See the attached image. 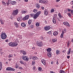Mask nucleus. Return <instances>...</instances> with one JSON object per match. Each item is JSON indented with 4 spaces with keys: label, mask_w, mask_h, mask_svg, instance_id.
<instances>
[{
    "label": "nucleus",
    "mask_w": 73,
    "mask_h": 73,
    "mask_svg": "<svg viewBox=\"0 0 73 73\" xmlns=\"http://www.w3.org/2000/svg\"><path fill=\"white\" fill-rule=\"evenodd\" d=\"M33 25H31V28H33Z\"/></svg>",
    "instance_id": "46"
},
{
    "label": "nucleus",
    "mask_w": 73,
    "mask_h": 73,
    "mask_svg": "<svg viewBox=\"0 0 73 73\" xmlns=\"http://www.w3.org/2000/svg\"><path fill=\"white\" fill-rule=\"evenodd\" d=\"M68 12H70V9H68Z\"/></svg>",
    "instance_id": "54"
},
{
    "label": "nucleus",
    "mask_w": 73,
    "mask_h": 73,
    "mask_svg": "<svg viewBox=\"0 0 73 73\" xmlns=\"http://www.w3.org/2000/svg\"><path fill=\"white\" fill-rule=\"evenodd\" d=\"M19 69H21V70H22V69H23V68H22L21 67H19Z\"/></svg>",
    "instance_id": "45"
},
{
    "label": "nucleus",
    "mask_w": 73,
    "mask_h": 73,
    "mask_svg": "<svg viewBox=\"0 0 73 73\" xmlns=\"http://www.w3.org/2000/svg\"><path fill=\"white\" fill-rule=\"evenodd\" d=\"M60 1V0H56V2H59V1Z\"/></svg>",
    "instance_id": "48"
},
{
    "label": "nucleus",
    "mask_w": 73,
    "mask_h": 73,
    "mask_svg": "<svg viewBox=\"0 0 73 73\" xmlns=\"http://www.w3.org/2000/svg\"><path fill=\"white\" fill-rule=\"evenodd\" d=\"M18 44L16 42H14L13 43L10 42L9 44V45L11 46H17Z\"/></svg>",
    "instance_id": "2"
},
{
    "label": "nucleus",
    "mask_w": 73,
    "mask_h": 73,
    "mask_svg": "<svg viewBox=\"0 0 73 73\" xmlns=\"http://www.w3.org/2000/svg\"><path fill=\"white\" fill-rule=\"evenodd\" d=\"M32 59H33V60H37L38 59V58H37V57L36 56H34L33 57Z\"/></svg>",
    "instance_id": "15"
},
{
    "label": "nucleus",
    "mask_w": 73,
    "mask_h": 73,
    "mask_svg": "<svg viewBox=\"0 0 73 73\" xmlns=\"http://www.w3.org/2000/svg\"><path fill=\"white\" fill-rule=\"evenodd\" d=\"M63 24L64 25H67L68 27H70V25H69V24L67 22H65L63 23Z\"/></svg>",
    "instance_id": "8"
},
{
    "label": "nucleus",
    "mask_w": 73,
    "mask_h": 73,
    "mask_svg": "<svg viewBox=\"0 0 73 73\" xmlns=\"http://www.w3.org/2000/svg\"><path fill=\"white\" fill-rule=\"evenodd\" d=\"M41 14V11H39L38 12H37V13L35 14H34V19H36L38 16H39V15Z\"/></svg>",
    "instance_id": "1"
},
{
    "label": "nucleus",
    "mask_w": 73,
    "mask_h": 73,
    "mask_svg": "<svg viewBox=\"0 0 73 73\" xmlns=\"http://www.w3.org/2000/svg\"><path fill=\"white\" fill-rule=\"evenodd\" d=\"M31 23H32V21L29 20V24H31Z\"/></svg>",
    "instance_id": "34"
},
{
    "label": "nucleus",
    "mask_w": 73,
    "mask_h": 73,
    "mask_svg": "<svg viewBox=\"0 0 73 73\" xmlns=\"http://www.w3.org/2000/svg\"><path fill=\"white\" fill-rule=\"evenodd\" d=\"M62 73H65V72H64V71H63V72H62Z\"/></svg>",
    "instance_id": "63"
},
{
    "label": "nucleus",
    "mask_w": 73,
    "mask_h": 73,
    "mask_svg": "<svg viewBox=\"0 0 73 73\" xmlns=\"http://www.w3.org/2000/svg\"><path fill=\"white\" fill-rule=\"evenodd\" d=\"M58 16L59 17V18H60V19H61V18H62V16H61V15L60 14V13H59L58 14Z\"/></svg>",
    "instance_id": "27"
},
{
    "label": "nucleus",
    "mask_w": 73,
    "mask_h": 73,
    "mask_svg": "<svg viewBox=\"0 0 73 73\" xmlns=\"http://www.w3.org/2000/svg\"><path fill=\"white\" fill-rule=\"evenodd\" d=\"M63 71H64V70H60V71L59 72L60 73H62V72H63Z\"/></svg>",
    "instance_id": "41"
},
{
    "label": "nucleus",
    "mask_w": 73,
    "mask_h": 73,
    "mask_svg": "<svg viewBox=\"0 0 73 73\" xmlns=\"http://www.w3.org/2000/svg\"><path fill=\"white\" fill-rule=\"evenodd\" d=\"M35 47H33L32 48V49H35Z\"/></svg>",
    "instance_id": "60"
},
{
    "label": "nucleus",
    "mask_w": 73,
    "mask_h": 73,
    "mask_svg": "<svg viewBox=\"0 0 73 73\" xmlns=\"http://www.w3.org/2000/svg\"><path fill=\"white\" fill-rule=\"evenodd\" d=\"M57 41V39H54L52 40V41L54 42H56Z\"/></svg>",
    "instance_id": "30"
},
{
    "label": "nucleus",
    "mask_w": 73,
    "mask_h": 73,
    "mask_svg": "<svg viewBox=\"0 0 73 73\" xmlns=\"http://www.w3.org/2000/svg\"><path fill=\"white\" fill-rule=\"evenodd\" d=\"M66 52V50H63L62 51V52H63V53H65V52Z\"/></svg>",
    "instance_id": "52"
},
{
    "label": "nucleus",
    "mask_w": 73,
    "mask_h": 73,
    "mask_svg": "<svg viewBox=\"0 0 73 73\" xmlns=\"http://www.w3.org/2000/svg\"><path fill=\"white\" fill-rule=\"evenodd\" d=\"M29 17V15H26L23 18V19L24 20H28Z\"/></svg>",
    "instance_id": "9"
},
{
    "label": "nucleus",
    "mask_w": 73,
    "mask_h": 73,
    "mask_svg": "<svg viewBox=\"0 0 73 73\" xmlns=\"http://www.w3.org/2000/svg\"><path fill=\"white\" fill-rule=\"evenodd\" d=\"M1 37L2 39H5L7 38V35L5 33H3L1 35Z\"/></svg>",
    "instance_id": "3"
},
{
    "label": "nucleus",
    "mask_w": 73,
    "mask_h": 73,
    "mask_svg": "<svg viewBox=\"0 0 73 73\" xmlns=\"http://www.w3.org/2000/svg\"><path fill=\"white\" fill-rule=\"evenodd\" d=\"M5 41L6 42H7V41H8V40L7 39Z\"/></svg>",
    "instance_id": "59"
},
{
    "label": "nucleus",
    "mask_w": 73,
    "mask_h": 73,
    "mask_svg": "<svg viewBox=\"0 0 73 73\" xmlns=\"http://www.w3.org/2000/svg\"><path fill=\"white\" fill-rule=\"evenodd\" d=\"M42 70V68H41L40 67H39L38 70H39V71H41V70Z\"/></svg>",
    "instance_id": "39"
},
{
    "label": "nucleus",
    "mask_w": 73,
    "mask_h": 73,
    "mask_svg": "<svg viewBox=\"0 0 73 73\" xmlns=\"http://www.w3.org/2000/svg\"><path fill=\"white\" fill-rule=\"evenodd\" d=\"M1 69H2V63L0 62V70H1Z\"/></svg>",
    "instance_id": "20"
},
{
    "label": "nucleus",
    "mask_w": 73,
    "mask_h": 73,
    "mask_svg": "<svg viewBox=\"0 0 73 73\" xmlns=\"http://www.w3.org/2000/svg\"><path fill=\"white\" fill-rule=\"evenodd\" d=\"M42 9H44V7H42Z\"/></svg>",
    "instance_id": "55"
},
{
    "label": "nucleus",
    "mask_w": 73,
    "mask_h": 73,
    "mask_svg": "<svg viewBox=\"0 0 73 73\" xmlns=\"http://www.w3.org/2000/svg\"><path fill=\"white\" fill-rule=\"evenodd\" d=\"M19 11H18V9H16L14 11H13V16H16V15H17V13H18Z\"/></svg>",
    "instance_id": "4"
},
{
    "label": "nucleus",
    "mask_w": 73,
    "mask_h": 73,
    "mask_svg": "<svg viewBox=\"0 0 73 73\" xmlns=\"http://www.w3.org/2000/svg\"><path fill=\"white\" fill-rule=\"evenodd\" d=\"M60 52L59 50H56V54H60Z\"/></svg>",
    "instance_id": "21"
},
{
    "label": "nucleus",
    "mask_w": 73,
    "mask_h": 73,
    "mask_svg": "<svg viewBox=\"0 0 73 73\" xmlns=\"http://www.w3.org/2000/svg\"><path fill=\"white\" fill-rule=\"evenodd\" d=\"M27 13V11H25L24 10L22 11L21 13H22V14H23L24 13Z\"/></svg>",
    "instance_id": "25"
},
{
    "label": "nucleus",
    "mask_w": 73,
    "mask_h": 73,
    "mask_svg": "<svg viewBox=\"0 0 73 73\" xmlns=\"http://www.w3.org/2000/svg\"><path fill=\"white\" fill-rule=\"evenodd\" d=\"M71 12H72H72H73V10H71Z\"/></svg>",
    "instance_id": "64"
},
{
    "label": "nucleus",
    "mask_w": 73,
    "mask_h": 73,
    "mask_svg": "<svg viewBox=\"0 0 73 73\" xmlns=\"http://www.w3.org/2000/svg\"><path fill=\"white\" fill-rule=\"evenodd\" d=\"M42 62L44 64V65H45V63L46 62V61L44 59H42L41 60Z\"/></svg>",
    "instance_id": "11"
},
{
    "label": "nucleus",
    "mask_w": 73,
    "mask_h": 73,
    "mask_svg": "<svg viewBox=\"0 0 73 73\" xmlns=\"http://www.w3.org/2000/svg\"><path fill=\"white\" fill-rule=\"evenodd\" d=\"M11 57H12L11 56V55H9V58H11Z\"/></svg>",
    "instance_id": "56"
},
{
    "label": "nucleus",
    "mask_w": 73,
    "mask_h": 73,
    "mask_svg": "<svg viewBox=\"0 0 73 73\" xmlns=\"http://www.w3.org/2000/svg\"><path fill=\"white\" fill-rule=\"evenodd\" d=\"M43 4H46L47 3V0H43Z\"/></svg>",
    "instance_id": "17"
},
{
    "label": "nucleus",
    "mask_w": 73,
    "mask_h": 73,
    "mask_svg": "<svg viewBox=\"0 0 73 73\" xmlns=\"http://www.w3.org/2000/svg\"><path fill=\"white\" fill-rule=\"evenodd\" d=\"M39 24H40V23L38 22H37L36 24V25L37 26V27H38L39 26Z\"/></svg>",
    "instance_id": "31"
},
{
    "label": "nucleus",
    "mask_w": 73,
    "mask_h": 73,
    "mask_svg": "<svg viewBox=\"0 0 73 73\" xmlns=\"http://www.w3.org/2000/svg\"><path fill=\"white\" fill-rule=\"evenodd\" d=\"M46 50L47 52H50L52 50V49L51 48H48L46 49Z\"/></svg>",
    "instance_id": "18"
},
{
    "label": "nucleus",
    "mask_w": 73,
    "mask_h": 73,
    "mask_svg": "<svg viewBox=\"0 0 73 73\" xmlns=\"http://www.w3.org/2000/svg\"><path fill=\"white\" fill-rule=\"evenodd\" d=\"M20 62L21 63V64H24V62H23V61L22 60H21L20 61Z\"/></svg>",
    "instance_id": "33"
},
{
    "label": "nucleus",
    "mask_w": 73,
    "mask_h": 73,
    "mask_svg": "<svg viewBox=\"0 0 73 73\" xmlns=\"http://www.w3.org/2000/svg\"><path fill=\"white\" fill-rule=\"evenodd\" d=\"M2 3H3V5H4L5 6L6 5V3L4 2L3 1Z\"/></svg>",
    "instance_id": "36"
},
{
    "label": "nucleus",
    "mask_w": 73,
    "mask_h": 73,
    "mask_svg": "<svg viewBox=\"0 0 73 73\" xmlns=\"http://www.w3.org/2000/svg\"><path fill=\"white\" fill-rule=\"evenodd\" d=\"M33 12H35V13H36L37 12V9H34L33 10Z\"/></svg>",
    "instance_id": "40"
},
{
    "label": "nucleus",
    "mask_w": 73,
    "mask_h": 73,
    "mask_svg": "<svg viewBox=\"0 0 73 73\" xmlns=\"http://www.w3.org/2000/svg\"><path fill=\"white\" fill-rule=\"evenodd\" d=\"M50 29V26H46L45 27L44 29L45 31H48V30H49Z\"/></svg>",
    "instance_id": "7"
},
{
    "label": "nucleus",
    "mask_w": 73,
    "mask_h": 73,
    "mask_svg": "<svg viewBox=\"0 0 73 73\" xmlns=\"http://www.w3.org/2000/svg\"><path fill=\"white\" fill-rule=\"evenodd\" d=\"M36 6L38 8H40V5H37Z\"/></svg>",
    "instance_id": "38"
},
{
    "label": "nucleus",
    "mask_w": 73,
    "mask_h": 73,
    "mask_svg": "<svg viewBox=\"0 0 73 73\" xmlns=\"http://www.w3.org/2000/svg\"><path fill=\"white\" fill-rule=\"evenodd\" d=\"M70 4H71V5H73V1H71L70 2Z\"/></svg>",
    "instance_id": "44"
},
{
    "label": "nucleus",
    "mask_w": 73,
    "mask_h": 73,
    "mask_svg": "<svg viewBox=\"0 0 73 73\" xmlns=\"http://www.w3.org/2000/svg\"><path fill=\"white\" fill-rule=\"evenodd\" d=\"M11 3V4H13V5H15V4H16V2L15 1H12Z\"/></svg>",
    "instance_id": "16"
},
{
    "label": "nucleus",
    "mask_w": 73,
    "mask_h": 73,
    "mask_svg": "<svg viewBox=\"0 0 73 73\" xmlns=\"http://www.w3.org/2000/svg\"><path fill=\"white\" fill-rule=\"evenodd\" d=\"M20 52L21 53H23V55H25L27 53L24 50H21Z\"/></svg>",
    "instance_id": "10"
},
{
    "label": "nucleus",
    "mask_w": 73,
    "mask_h": 73,
    "mask_svg": "<svg viewBox=\"0 0 73 73\" xmlns=\"http://www.w3.org/2000/svg\"><path fill=\"white\" fill-rule=\"evenodd\" d=\"M32 64L33 65H35V61H33L32 62Z\"/></svg>",
    "instance_id": "35"
},
{
    "label": "nucleus",
    "mask_w": 73,
    "mask_h": 73,
    "mask_svg": "<svg viewBox=\"0 0 73 73\" xmlns=\"http://www.w3.org/2000/svg\"><path fill=\"white\" fill-rule=\"evenodd\" d=\"M64 31H62V32L61 34L64 35Z\"/></svg>",
    "instance_id": "51"
},
{
    "label": "nucleus",
    "mask_w": 73,
    "mask_h": 73,
    "mask_svg": "<svg viewBox=\"0 0 73 73\" xmlns=\"http://www.w3.org/2000/svg\"><path fill=\"white\" fill-rule=\"evenodd\" d=\"M1 24H4V22H3V21H1Z\"/></svg>",
    "instance_id": "50"
},
{
    "label": "nucleus",
    "mask_w": 73,
    "mask_h": 73,
    "mask_svg": "<svg viewBox=\"0 0 73 73\" xmlns=\"http://www.w3.org/2000/svg\"><path fill=\"white\" fill-rule=\"evenodd\" d=\"M37 45L38 46H41L42 43L41 42H37L36 43Z\"/></svg>",
    "instance_id": "6"
},
{
    "label": "nucleus",
    "mask_w": 73,
    "mask_h": 73,
    "mask_svg": "<svg viewBox=\"0 0 73 73\" xmlns=\"http://www.w3.org/2000/svg\"><path fill=\"white\" fill-rule=\"evenodd\" d=\"M39 3H43V0H40L39 1Z\"/></svg>",
    "instance_id": "42"
},
{
    "label": "nucleus",
    "mask_w": 73,
    "mask_h": 73,
    "mask_svg": "<svg viewBox=\"0 0 73 73\" xmlns=\"http://www.w3.org/2000/svg\"><path fill=\"white\" fill-rule=\"evenodd\" d=\"M68 16H69V17L71 16V14H70V13H68Z\"/></svg>",
    "instance_id": "43"
},
{
    "label": "nucleus",
    "mask_w": 73,
    "mask_h": 73,
    "mask_svg": "<svg viewBox=\"0 0 73 73\" xmlns=\"http://www.w3.org/2000/svg\"><path fill=\"white\" fill-rule=\"evenodd\" d=\"M6 70H7L8 71H9V70H11V67H8L6 69Z\"/></svg>",
    "instance_id": "24"
},
{
    "label": "nucleus",
    "mask_w": 73,
    "mask_h": 73,
    "mask_svg": "<svg viewBox=\"0 0 73 73\" xmlns=\"http://www.w3.org/2000/svg\"><path fill=\"white\" fill-rule=\"evenodd\" d=\"M71 50V48H70L69 49V51H70H70Z\"/></svg>",
    "instance_id": "57"
},
{
    "label": "nucleus",
    "mask_w": 73,
    "mask_h": 73,
    "mask_svg": "<svg viewBox=\"0 0 73 73\" xmlns=\"http://www.w3.org/2000/svg\"><path fill=\"white\" fill-rule=\"evenodd\" d=\"M44 14H45V15H48V12L46 11H44Z\"/></svg>",
    "instance_id": "32"
},
{
    "label": "nucleus",
    "mask_w": 73,
    "mask_h": 73,
    "mask_svg": "<svg viewBox=\"0 0 73 73\" xmlns=\"http://www.w3.org/2000/svg\"><path fill=\"white\" fill-rule=\"evenodd\" d=\"M14 24L16 27H18L19 25H18V24H17V23H14Z\"/></svg>",
    "instance_id": "22"
},
{
    "label": "nucleus",
    "mask_w": 73,
    "mask_h": 73,
    "mask_svg": "<svg viewBox=\"0 0 73 73\" xmlns=\"http://www.w3.org/2000/svg\"><path fill=\"white\" fill-rule=\"evenodd\" d=\"M16 68H19V65H18V64H16Z\"/></svg>",
    "instance_id": "37"
},
{
    "label": "nucleus",
    "mask_w": 73,
    "mask_h": 73,
    "mask_svg": "<svg viewBox=\"0 0 73 73\" xmlns=\"http://www.w3.org/2000/svg\"><path fill=\"white\" fill-rule=\"evenodd\" d=\"M22 18V17H19L17 19V20L18 21H21V19Z\"/></svg>",
    "instance_id": "12"
},
{
    "label": "nucleus",
    "mask_w": 73,
    "mask_h": 73,
    "mask_svg": "<svg viewBox=\"0 0 73 73\" xmlns=\"http://www.w3.org/2000/svg\"><path fill=\"white\" fill-rule=\"evenodd\" d=\"M21 25L22 27H25L26 26V24H25V23H22L21 24Z\"/></svg>",
    "instance_id": "13"
},
{
    "label": "nucleus",
    "mask_w": 73,
    "mask_h": 73,
    "mask_svg": "<svg viewBox=\"0 0 73 73\" xmlns=\"http://www.w3.org/2000/svg\"><path fill=\"white\" fill-rule=\"evenodd\" d=\"M58 33L57 32V31H55L54 32L53 34L54 36H56V35H58Z\"/></svg>",
    "instance_id": "14"
},
{
    "label": "nucleus",
    "mask_w": 73,
    "mask_h": 73,
    "mask_svg": "<svg viewBox=\"0 0 73 73\" xmlns=\"http://www.w3.org/2000/svg\"><path fill=\"white\" fill-rule=\"evenodd\" d=\"M71 41L72 42H73V39H72Z\"/></svg>",
    "instance_id": "61"
},
{
    "label": "nucleus",
    "mask_w": 73,
    "mask_h": 73,
    "mask_svg": "<svg viewBox=\"0 0 73 73\" xmlns=\"http://www.w3.org/2000/svg\"><path fill=\"white\" fill-rule=\"evenodd\" d=\"M34 16H35V14L32 13L31 14V16L33 18H34Z\"/></svg>",
    "instance_id": "28"
},
{
    "label": "nucleus",
    "mask_w": 73,
    "mask_h": 73,
    "mask_svg": "<svg viewBox=\"0 0 73 73\" xmlns=\"http://www.w3.org/2000/svg\"><path fill=\"white\" fill-rule=\"evenodd\" d=\"M52 21L54 24H56V20H55V19H54V18H53Z\"/></svg>",
    "instance_id": "23"
},
{
    "label": "nucleus",
    "mask_w": 73,
    "mask_h": 73,
    "mask_svg": "<svg viewBox=\"0 0 73 73\" xmlns=\"http://www.w3.org/2000/svg\"><path fill=\"white\" fill-rule=\"evenodd\" d=\"M6 64H8V63L7 62H6Z\"/></svg>",
    "instance_id": "62"
},
{
    "label": "nucleus",
    "mask_w": 73,
    "mask_h": 73,
    "mask_svg": "<svg viewBox=\"0 0 73 73\" xmlns=\"http://www.w3.org/2000/svg\"><path fill=\"white\" fill-rule=\"evenodd\" d=\"M67 58H68V59H69V58H70V56H67Z\"/></svg>",
    "instance_id": "47"
},
{
    "label": "nucleus",
    "mask_w": 73,
    "mask_h": 73,
    "mask_svg": "<svg viewBox=\"0 0 73 73\" xmlns=\"http://www.w3.org/2000/svg\"><path fill=\"white\" fill-rule=\"evenodd\" d=\"M54 9H51L50 11V13H53V12H54Z\"/></svg>",
    "instance_id": "26"
},
{
    "label": "nucleus",
    "mask_w": 73,
    "mask_h": 73,
    "mask_svg": "<svg viewBox=\"0 0 73 73\" xmlns=\"http://www.w3.org/2000/svg\"><path fill=\"white\" fill-rule=\"evenodd\" d=\"M63 36H64V35H63L62 34H61V37L62 38V37H63Z\"/></svg>",
    "instance_id": "49"
},
{
    "label": "nucleus",
    "mask_w": 73,
    "mask_h": 73,
    "mask_svg": "<svg viewBox=\"0 0 73 73\" xmlns=\"http://www.w3.org/2000/svg\"><path fill=\"white\" fill-rule=\"evenodd\" d=\"M25 1H26V2H27L28 1V0H25Z\"/></svg>",
    "instance_id": "58"
},
{
    "label": "nucleus",
    "mask_w": 73,
    "mask_h": 73,
    "mask_svg": "<svg viewBox=\"0 0 73 73\" xmlns=\"http://www.w3.org/2000/svg\"><path fill=\"white\" fill-rule=\"evenodd\" d=\"M23 59L25 60V61H28L29 60V58L28 57H26L25 56H23L22 57Z\"/></svg>",
    "instance_id": "5"
},
{
    "label": "nucleus",
    "mask_w": 73,
    "mask_h": 73,
    "mask_svg": "<svg viewBox=\"0 0 73 73\" xmlns=\"http://www.w3.org/2000/svg\"><path fill=\"white\" fill-rule=\"evenodd\" d=\"M10 70H11L12 71H15V69L11 67Z\"/></svg>",
    "instance_id": "29"
},
{
    "label": "nucleus",
    "mask_w": 73,
    "mask_h": 73,
    "mask_svg": "<svg viewBox=\"0 0 73 73\" xmlns=\"http://www.w3.org/2000/svg\"><path fill=\"white\" fill-rule=\"evenodd\" d=\"M58 64H59V63L58 62V61H57L56 62V64H57V65H58Z\"/></svg>",
    "instance_id": "53"
},
{
    "label": "nucleus",
    "mask_w": 73,
    "mask_h": 73,
    "mask_svg": "<svg viewBox=\"0 0 73 73\" xmlns=\"http://www.w3.org/2000/svg\"><path fill=\"white\" fill-rule=\"evenodd\" d=\"M47 55H48V57H49V58H50V57H52V55H51V54H50V53H48L47 54Z\"/></svg>",
    "instance_id": "19"
}]
</instances>
